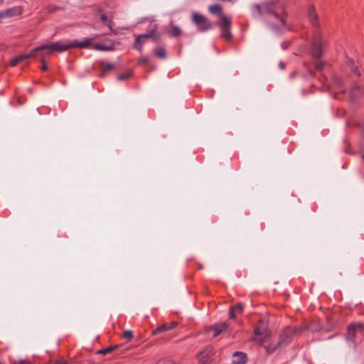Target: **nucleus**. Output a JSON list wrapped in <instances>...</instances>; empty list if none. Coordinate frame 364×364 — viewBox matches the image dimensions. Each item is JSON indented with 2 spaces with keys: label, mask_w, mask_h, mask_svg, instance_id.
Here are the masks:
<instances>
[{
  "label": "nucleus",
  "mask_w": 364,
  "mask_h": 364,
  "mask_svg": "<svg viewBox=\"0 0 364 364\" xmlns=\"http://www.w3.org/2000/svg\"><path fill=\"white\" fill-rule=\"evenodd\" d=\"M254 17L266 16V24L272 31L282 33L287 27L289 14L285 4L280 0H267L261 4H255L252 6Z\"/></svg>",
  "instance_id": "f257e3e1"
},
{
  "label": "nucleus",
  "mask_w": 364,
  "mask_h": 364,
  "mask_svg": "<svg viewBox=\"0 0 364 364\" xmlns=\"http://www.w3.org/2000/svg\"><path fill=\"white\" fill-rule=\"evenodd\" d=\"M208 10L211 14L218 15L220 18V20L215 23V26L220 28V37L228 41H232L233 36L231 33V19L224 14L222 6L220 4H213L209 6Z\"/></svg>",
  "instance_id": "f03ea898"
},
{
  "label": "nucleus",
  "mask_w": 364,
  "mask_h": 364,
  "mask_svg": "<svg viewBox=\"0 0 364 364\" xmlns=\"http://www.w3.org/2000/svg\"><path fill=\"white\" fill-rule=\"evenodd\" d=\"M94 38H85L83 41L74 40L67 43H63L61 41L51 43L50 44H43L47 55H51L53 52L62 53L70 48H86L92 45Z\"/></svg>",
  "instance_id": "7ed1b4c3"
},
{
  "label": "nucleus",
  "mask_w": 364,
  "mask_h": 364,
  "mask_svg": "<svg viewBox=\"0 0 364 364\" xmlns=\"http://www.w3.org/2000/svg\"><path fill=\"white\" fill-rule=\"evenodd\" d=\"M253 333L255 336L251 338V341H257L259 345H262L265 339L270 336L271 331L264 321L259 319L254 328Z\"/></svg>",
  "instance_id": "20e7f679"
},
{
  "label": "nucleus",
  "mask_w": 364,
  "mask_h": 364,
  "mask_svg": "<svg viewBox=\"0 0 364 364\" xmlns=\"http://www.w3.org/2000/svg\"><path fill=\"white\" fill-rule=\"evenodd\" d=\"M298 331L299 328L296 326H287L279 334L277 346L284 347L289 344Z\"/></svg>",
  "instance_id": "39448f33"
},
{
  "label": "nucleus",
  "mask_w": 364,
  "mask_h": 364,
  "mask_svg": "<svg viewBox=\"0 0 364 364\" xmlns=\"http://www.w3.org/2000/svg\"><path fill=\"white\" fill-rule=\"evenodd\" d=\"M191 19L200 32H205L212 29L214 26V23H211L207 17L199 13H193Z\"/></svg>",
  "instance_id": "423d86ee"
},
{
  "label": "nucleus",
  "mask_w": 364,
  "mask_h": 364,
  "mask_svg": "<svg viewBox=\"0 0 364 364\" xmlns=\"http://www.w3.org/2000/svg\"><path fill=\"white\" fill-rule=\"evenodd\" d=\"M311 55L315 59H320L323 55V41L318 32L315 33L312 38Z\"/></svg>",
  "instance_id": "0eeeda50"
},
{
  "label": "nucleus",
  "mask_w": 364,
  "mask_h": 364,
  "mask_svg": "<svg viewBox=\"0 0 364 364\" xmlns=\"http://www.w3.org/2000/svg\"><path fill=\"white\" fill-rule=\"evenodd\" d=\"M364 331V324L362 323H350L347 326V334L346 340L355 343L356 333L357 332H361Z\"/></svg>",
  "instance_id": "6e6552de"
},
{
  "label": "nucleus",
  "mask_w": 364,
  "mask_h": 364,
  "mask_svg": "<svg viewBox=\"0 0 364 364\" xmlns=\"http://www.w3.org/2000/svg\"><path fill=\"white\" fill-rule=\"evenodd\" d=\"M230 327L227 322L217 323L212 326L206 327L205 331L207 333L213 332V337L215 338L220 333L226 331Z\"/></svg>",
  "instance_id": "1a4fd4ad"
},
{
  "label": "nucleus",
  "mask_w": 364,
  "mask_h": 364,
  "mask_svg": "<svg viewBox=\"0 0 364 364\" xmlns=\"http://www.w3.org/2000/svg\"><path fill=\"white\" fill-rule=\"evenodd\" d=\"M23 8L21 6H16L9 8L4 11H0V18H11L21 16L23 13Z\"/></svg>",
  "instance_id": "9d476101"
},
{
  "label": "nucleus",
  "mask_w": 364,
  "mask_h": 364,
  "mask_svg": "<svg viewBox=\"0 0 364 364\" xmlns=\"http://www.w3.org/2000/svg\"><path fill=\"white\" fill-rule=\"evenodd\" d=\"M307 16L311 26L316 28H319L320 23L318 16L314 5H310L307 10Z\"/></svg>",
  "instance_id": "9b49d317"
},
{
  "label": "nucleus",
  "mask_w": 364,
  "mask_h": 364,
  "mask_svg": "<svg viewBox=\"0 0 364 364\" xmlns=\"http://www.w3.org/2000/svg\"><path fill=\"white\" fill-rule=\"evenodd\" d=\"M92 48L100 51H112L115 49L114 41L111 39H105L103 43H96L92 45Z\"/></svg>",
  "instance_id": "f8f14e48"
},
{
  "label": "nucleus",
  "mask_w": 364,
  "mask_h": 364,
  "mask_svg": "<svg viewBox=\"0 0 364 364\" xmlns=\"http://www.w3.org/2000/svg\"><path fill=\"white\" fill-rule=\"evenodd\" d=\"M97 64L100 70V73L98 75L100 78L105 77L108 74V73L115 70V65L111 63H107L105 61L101 60L99 61Z\"/></svg>",
  "instance_id": "ddd939ff"
},
{
  "label": "nucleus",
  "mask_w": 364,
  "mask_h": 364,
  "mask_svg": "<svg viewBox=\"0 0 364 364\" xmlns=\"http://www.w3.org/2000/svg\"><path fill=\"white\" fill-rule=\"evenodd\" d=\"M178 325L177 321H171V323H166L152 331V335H157L167 331H170L176 328Z\"/></svg>",
  "instance_id": "4468645a"
},
{
  "label": "nucleus",
  "mask_w": 364,
  "mask_h": 364,
  "mask_svg": "<svg viewBox=\"0 0 364 364\" xmlns=\"http://www.w3.org/2000/svg\"><path fill=\"white\" fill-rule=\"evenodd\" d=\"M364 95V87L354 83L350 90V98L354 101L357 97Z\"/></svg>",
  "instance_id": "2eb2a0df"
},
{
  "label": "nucleus",
  "mask_w": 364,
  "mask_h": 364,
  "mask_svg": "<svg viewBox=\"0 0 364 364\" xmlns=\"http://www.w3.org/2000/svg\"><path fill=\"white\" fill-rule=\"evenodd\" d=\"M234 359L233 364H246L247 362V355L245 353L236 351L232 355Z\"/></svg>",
  "instance_id": "dca6fc26"
},
{
  "label": "nucleus",
  "mask_w": 364,
  "mask_h": 364,
  "mask_svg": "<svg viewBox=\"0 0 364 364\" xmlns=\"http://www.w3.org/2000/svg\"><path fill=\"white\" fill-rule=\"evenodd\" d=\"M156 29L157 25L154 24V28L151 29L149 33H144V36H146V38H152V40L155 42L159 41L161 37V35L160 33L156 32Z\"/></svg>",
  "instance_id": "f3484780"
},
{
  "label": "nucleus",
  "mask_w": 364,
  "mask_h": 364,
  "mask_svg": "<svg viewBox=\"0 0 364 364\" xmlns=\"http://www.w3.org/2000/svg\"><path fill=\"white\" fill-rule=\"evenodd\" d=\"M45 47H44V45L42 44L35 48H33L29 53L28 54H24L25 57H26V60L27 59H29V58H36L38 53H40V55L42 53H45Z\"/></svg>",
  "instance_id": "a211bd4d"
},
{
  "label": "nucleus",
  "mask_w": 364,
  "mask_h": 364,
  "mask_svg": "<svg viewBox=\"0 0 364 364\" xmlns=\"http://www.w3.org/2000/svg\"><path fill=\"white\" fill-rule=\"evenodd\" d=\"M146 39H147V38L146 36H144V34H141V35L137 36L135 38V41L134 43V48L139 51H141L142 46L145 43Z\"/></svg>",
  "instance_id": "6ab92c4d"
},
{
  "label": "nucleus",
  "mask_w": 364,
  "mask_h": 364,
  "mask_svg": "<svg viewBox=\"0 0 364 364\" xmlns=\"http://www.w3.org/2000/svg\"><path fill=\"white\" fill-rule=\"evenodd\" d=\"M346 63L352 73L358 77L360 76V70L355 65L354 60L353 59L348 58Z\"/></svg>",
  "instance_id": "aec40b11"
},
{
  "label": "nucleus",
  "mask_w": 364,
  "mask_h": 364,
  "mask_svg": "<svg viewBox=\"0 0 364 364\" xmlns=\"http://www.w3.org/2000/svg\"><path fill=\"white\" fill-rule=\"evenodd\" d=\"M121 346H122V345L109 346H107V347H106L105 348H102L100 350H98L97 351V354L105 355V354H107V353H109L114 351V350H117V349L119 348Z\"/></svg>",
  "instance_id": "412c9836"
},
{
  "label": "nucleus",
  "mask_w": 364,
  "mask_h": 364,
  "mask_svg": "<svg viewBox=\"0 0 364 364\" xmlns=\"http://www.w3.org/2000/svg\"><path fill=\"white\" fill-rule=\"evenodd\" d=\"M100 21L105 26H107L112 32L114 31L112 28V26H114V22L112 19H108L105 14H102L100 16Z\"/></svg>",
  "instance_id": "4be33fe9"
},
{
  "label": "nucleus",
  "mask_w": 364,
  "mask_h": 364,
  "mask_svg": "<svg viewBox=\"0 0 364 364\" xmlns=\"http://www.w3.org/2000/svg\"><path fill=\"white\" fill-rule=\"evenodd\" d=\"M25 60H26V57H25L24 54L18 55L9 60V65L11 67L16 66L18 63Z\"/></svg>",
  "instance_id": "5701e85b"
},
{
  "label": "nucleus",
  "mask_w": 364,
  "mask_h": 364,
  "mask_svg": "<svg viewBox=\"0 0 364 364\" xmlns=\"http://www.w3.org/2000/svg\"><path fill=\"white\" fill-rule=\"evenodd\" d=\"M154 54L159 58H165L166 56V50L164 47H156L154 50Z\"/></svg>",
  "instance_id": "b1692460"
},
{
  "label": "nucleus",
  "mask_w": 364,
  "mask_h": 364,
  "mask_svg": "<svg viewBox=\"0 0 364 364\" xmlns=\"http://www.w3.org/2000/svg\"><path fill=\"white\" fill-rule=\"evenodd\" d=\"M199 364H210L209 355L206 353L203 355V352H200L198 355Z\"/></svg>",
  "instance_id": "393cba45"
},
{
  "label": "nucleus",
  "mask_w": 364,
  "mask_h": 364,
  "mask_svg": "<svg viewBox=\"0 0 364 364\" xmlns=\"http://www.w3.org/2000/svg\"><path fill=\"white\" fill-rule=\"evenodd\" d=\"M181 30L177 26H173L168 33L171 37H178L181 35Z\"/></svg>",
  "instance_id": "a878e982"
},
{
  "label": "nucleus",
  "mask_w": 364,
  "mask_h": 364,
  "mask_svg": "<svg viewBox=\"0 0 364 364\" xmlns=\"http://www.w3.org/2000/svg\"><path fill=\"white\" fill-rule=\"evenodd\" d=\"M332 83L333 85L336 88H342L343 87V80L336 75L332 77Z\"/></svg>",
  "instance_id": "bb28decb"
},
{
  "label": "nucleus",
  "mask_w": 364,
  "mask_h": 364,
  "mask_svg": "<svg viewBox=\"0 0 364 364\" xmlns=\"http://www.w3.org/2000/svg\"><path fill=\"white\" fill-rule=\"evenodd\" d=\"M46 53H42L41 54V70L42 71H47L48 70V66L47 65V63L46 61Z\"/></svg>",
  "instance_id": "cd10ccee"
},
{
  "label": "nucleus",
  "mask_w": 364,
  "mask_h": 364,
  "mask_svg": "<svg viewBox=\"0 0 364 364\" xmlns=\"http://www.w3.org/2000/svg\"><path fill=\"white\" fill-rule=\"evenodd\" d=\"M132 75H133V72L132 70H129L125 73H121V74L118 75L117 80H120V81L126 80L131 78L132 77Z\"/></svg>",
  "instance_id": "c85d7f7f"
},
{
  "label": "nucleus",
  "mask_w": 364,
  "mask_h": 364,
  "mask_svg": "<svg viewBox=\"0 0 364 364\" xmlns=\"http://www.w3.org/2000/svg\"><path fill=\"white\" fill-rule=\"evenodd\" d=\"M47 12L49 14L54 13L57 11L63 10L62 7L57 6L54 4H49L46 6Z\"/></svg>",
  "instance_id": "c756f323"
},
{
  "label": "nucleus",
  "mask_w": 364,
  "mask_h": 364,
  "mask_svg": "<svg viewBox=\"0 0 364 364\" xmlns=\"http://www.w3.org/2000/svg\"><path fill=\"white\" fill-rule=\"evenodd\" d=\"M281 346H277V343L274 346H264L267 353L268 355L272 354L277 348H280Z\"/></svg>",
  "instance_id": "7c9ffc66"
},
{
  "label": "nucleus",
  "mask_w": 364,
  "mask_h": 364,
  "mask_svg": "<svg viewBox=\"0 0 364 364\" xmlns=\"http://www.w3.org/2000/svg\"><path fill=\"white\" fill-rule=\"evenodd\" d=\"M149 58L147 56H142L138 59V65H145L149 63Z\"/></svg>",
  "instance_id": "2f4dec72"
},
{
  "label": "nucleus",
  "mask_w": 364,
  "mask_h": 364,
  "mask_svg": "<svg viewBox=\"0 0 364 364\" xmlns=\"http://www.w3.org/2000/svg\"><path fill=\"white\" fill-rule=\"evenodd\" d=\"M232 307L235 311H237L238 313H242L244 309V306L241 302L237 303L235 305L232 306Z\"/></svg>",
  "instance_id": "473e14b6"
},
{
  "label": "nucleus",
  "mask_w": 364,
  "mask_h": 364,
  "mask_svg": "<svg viewBox=\"0 0 364 364\" xmlns=\"http://www.w3.org/2000/svg\"><path fill=\"white\" fill-rule=\"evenodd\" d=\"M134 337L133 332L130 330H127L123 332L122 338H127L129 340L132 339Z\"/></svg>",
  "instance_id": "72a5a7b5"
},
{
  "label": "nucleus",
  "mask_w": 364,
  "mask_h": 364,
  "mask_svg": "<svg viewBox=\"0 0 364 364\" xmlns=\"http://www.w3.org/2000/svg\"><path fill=\"white\" fill-rule=\"evenodd\" d=\"M324 68V63L321 61L316 62L315 63V70L318 71H322Z\"/></svg>",
  "instance_id": "f704fd0d"
},
{
  "label": "nucleus",
  "mask_w": 364,
  "mask_h": 364,
  "mask_svg": "<svg viewBox=\"0 0 364 364\" xmlns=\"http://www.w3.org/2000/svg\"><path fill=\"white\" fill-rule=\"evenodd\" d=\"M14 364H34L28 359H20L14 363Z\"/></svg>",
  "instance_id": "c9c22d12"
},
{
  "label": "nucleus",
  "mask_w": 364,
  "mask_h": 364,
  "mask_svg": "<svg viewBox=\"0 0 364 364\" xmlns=\"http://www.w3.org/2000/svg\"><path fill=\"white\" fill-rule=\"evenodd\" d=\"M49 364H67V361L63 358L56 359L53 361H51Z\"/></svg>",
  "instance_id": "e433bc0d"
},
{
  "label": "nucleus",
  "mask_w": 364,
  "mask_h": 364,
  "mask_svg": "<svg viewBox=\"0 0 364 364\" xmlns=\"http://www.w3.org/2000/svg\"><path fill=\"white\" fill-rule=\"evenodd\" d=\"M229 317H230V318H232V319H234L236 318L235 311L234 310V309L232 306H230V308Z\"/></svg>",
  "instance_id": "4c0bfd02"
},
{
  "label": "nucleus",
  "mask_w": 364,
  "mask_h": 364,
  "mask_svg": "<svg viewBox=\"0 0 364 364\" xmlns=\"http://www.w3.org/2000/svg\"><path fill=\"white\" fill-rule=\"evenodd\" d=\"M164 364H176V363L172 360H166L164 361Z\"/></svg>",
  "instance_id": "58836bf2"
},
{
  "label": "nucleus",
  "mask_w": 364,
  "mask_h": 364,
  "mask_svg": "<svg viewBox=\"0 0 364 364\" xmlns=\"http://www.w3.org/2000/svg\"><path fill=\"white\" fill-rule=\"evenodd\" d=\"M282 47L284 49H287L288 48V46H289V43L287 42H284L282 43Z\"/></svg>",
  "instance_id": "ea45409f"
},
{
  "label": "nucleus",
  "mask_w": 364,
  "mask_h": 364,
  "mask_svg": "<svg viewBox=\"0 0 364 364\" xmlns=\"http://www.w3.org/2000/svg\"><path fill=\"white\" fill-rule=\"evenodd\" d=\"M279 66H280V68H282V69H284V68H285V65H284V63H282V62H281V63H279Z\"/></svg>",
  "instance_id": "a19ab883"
},
{
  "label": "nucleus",
  "mask_w": 364,
  "mask_h": 364,
  "mask_svg": "<svg viewBox=\"0 0 364 364\" xmlns=\"http://www.w3.org/2000/svg\"><path fill=\"white\" fill-rule=\"evenodd\" d=\"M309 72L311 75H314V71L313 70L309 69Z\"/></svg>",
  "instance_id": "79ce46f5"
},
{
  "label": "nucleus",
  "mask_w": 364,
  "mask_h": 364,
  "mask_svg": "<svg viewBox=\"0 0 364 364\" xmlns=\"http://www.w3.org/2000/svg\"><path fill=\"white\" fill-rule=\"evenodd\" d=\"M97 12L101 13L103 12V9L102 8L97 9Z\"/></svg>",
  "instance_id": "37998d69"
},
{
  "label": "nucleus",
  "mask_w": 364,
  "mask_h": 364,
  "mask_svg": "<svg viewBox=\"0 0 364 364\" xmlns=\"http://www.w3.org/2000/svg\"><path fill=\"white\" fill-rule=\"evenodd\" d=\"M336 336V334H335V335H333V336H329L328 338V339L332 338H333V336Z\"/></svg>",
  "instance_id": "c03bdc74"
},
{
  "label": "nucleus",
  "mask_w": 364,
  "mask_h": 364,
  "mask_svg": "<svg viewBox=\"0 0 364 364\" xmlns=\"http://www.w3.org/2000/svg\"><path fill=\"white\" fill-rule=\"evenodd\" d=\"M337 95H338V93H336V94L334 95V98H337Z\"/></svg>",
  "instance_id": "a18cd8bd"
},
{
  "label": "nucleus",
  "mask_w": 364,
  "mask_h": 364,
  "mask_svg": "<svg viewBox=\"0 0 364 364\" xmlns=\"http://www.w3.org/2000/svg\"><path fill=\"white\" fill-rule=\"evenodd\" d=\"M345 92H346V90H343L341 91V93H345Z\"/></svg>",
  "instance_id": "49530a36"
},
{
  "label": "nucleus",
  "mask_w": 364,
  "mask_h": 364,
  "mask_svg": "<svg viewBox=\"0 0 364 364\" xmlns=\"http://www.w3.org/2000/svg\"><path fill=\"white\" fill-rule=\"evenodd\" d=\"M362 130H363V134H364V125H363V127H362Z\"/></svg>",
  "instance_id": "de8ad7c7"
},
{
  "label": "nucleus",
  "mask_w": 364,
  "mask_h": 364,
  "mask_svg": "<svg viewBox=\"0 0 364 364\" xmlns=\"http://www.w3.org/2000/svg\"><path fill=\"white\" fill-rule=\"evenodd\" d=\"M363 159L364 160V154L362 156Z\"/></svg>",
  "instance_id": "09e8293b"
},
{
  "label": "nucleus",
  "mask_w": 364,
  "mask_h": 364,
  "mask_svg": "<svg viewBox=\"0 0 364 364\" xmlns=\"http://www.w3.org/2000/svg\"><path fill=\"white\" fill-rule=\"evenodd\" d=\"M3 1V0H0V3H1Z\"/></svg>",
  "instance_id": "8fccbe9b"
},
{
  "label": "nucleus",
  "mask_w": 364,
  "mask_h": 364,
  "mask_svg": "<svg viewBox=\"0 0 364 364\" xmlns=\"http://www.w3.org/2000/svg\"><path fill=\"white\" fill-rule=\"evenodd\" d=\"M0 364H1V363L0 362Z\"/></svg>",
  "instance_id": "3c124183"
}]
</instances>
